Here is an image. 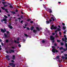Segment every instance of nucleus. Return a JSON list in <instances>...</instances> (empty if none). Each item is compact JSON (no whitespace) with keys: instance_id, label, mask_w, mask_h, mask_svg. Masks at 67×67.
Instances as JSON below:
<instances>
[{"instance_id":"0e129e2a","label":"nucleus","mask_w":67,"mask_h":67,"mask_svg":"<svg viewBox=\"0 0 67 67\" xmlns=\"http://www.w3.org/2000/svg\"><path fill=\"white\" fill-rule=\"evenodd\" d=\"M6 53H8V51H6Z\"/></svg>"},{"instance_id":"5fc2aeb1","label":"nucleus","mask_w":67,"mask_h":67,"mask_svg":"<svg viewBox=\"0 0 67 67\" xmlns=\"http://www.w3.org/2000/svg\"><path fill=\"white\" fill-rule=\"evenodd\" d=\"M23 22V21H21V23H22Z\"/></svg>"},{"instance_id":"69168bd1","label":"nucleus","mask_w":67,"mask_h":67,"mask_svg":"<svg viewBox=\"0 0 67 67\" xmlns=\"http://www.w3.org/2000/svg\"><path fill=\"white\" fill-rule=\"evenodd\" d=\"M5 24H7V22H5Z\"/></svg>"},{"instance_id":"2eb2a0df","label":"nucleus","mask_w":67,"mask_h":67,"mask_svg":"<svg viewBox=\"0 0 67 67\" xmlns=\"http://www.w3.org/2000/svg\"><path fill=\"white\" fill-rule=\"evenodd\" d=\"M60 57V56H57V59H59V57Z\"/></svg>"},{"instance_id":"79ce46f5","label":"nucleus","mask_w":67,"mask_h":67,"mask_svg":"<svg viewBox=\"0 0 67 67\" xmlns=\"http://www.w3.org/2000/svg\"><path fill=\"white\" fill-rule=\"evenodd\" d=\"M54 46H57V44L56 43H55L54 44Z\"/></svg>"},{"instance_id":"412c9836","label":"nucleus","mask_w":67,"mask_h":67,"mask_svg":"<svg viewBox=\"0 0 67 67\" xmlns=\"http://www.w3.org/2000/svg\"><path fill=\"white\" fill-rule=\"evenodd\" d=\"M13 59H15V56L13 55Z\"/></svg>"},{"instance_id":"a18cd8bd","label":"nucleus","mask_w":67,"mask_h":67,"mask_svg":"<svg viewBox=\"0 0 67 67\" xmlns=\"http://www.w3.org/2000/svg\"><path fill=\"white\" fill-rule=\"evenodd\" d=\"M24 25H25V26H27V25L26 24H25Z\"/></svg>"},{"instance_id":"0eeeda50","label":"nucleus","mask_w":67,"mask_h":67,"mask_svg":"<svg viewBox=\"0 0 67 67\" xmlns=\"http://www.w3.org/2000/svg\"><path fill=\"white\" fill-rule=\"evenodd\" d=\"M9 65H10V66H12V67H15V64H13V63H10Z\"/></svg>"},{"instance_id":"f8f14e48","label":"nucleus","mask_w":67,"mask_h":67,"mask_svg":"<svg viewBox=\"0 0 67 67\" xmlns=\"http://www.w3.org/2000/svg\"><path fill=\"white\" fill-rule=\"evenodd\" d=\"M9 53H11L12 52V53H14V50H10L9 51Z\"/></svg>"},{"instance_id":"ea45409f","label":"nucleus","mask_w":67,"mask_h":67,"mask_svg":"<svg viewBox=\"0 0 67 67\" xmlns=\"http://www.w3.org/2000/svg\"><path fill=\"white\" fill-rule=\"evenodd\" d=\"M27 30H30V28H29V27H27Z\"/></svg>"},{"instance_id":"de8ad7c7","label":"nucleus","mask_w":67,"mask_h":67,"mask_svg":"<svg viewBox=\"0 0 67 67\" xmlns=\"http://www.w3.org/2000/svg\"><path fill=\"white\" fill-rule=\"evenodd\" d=\"M33 22L32 21H30V23H33Z\"/></svg>"},{"instance_id":"4be33fe9","label":"nucleus","mask_w":67,"mask_h":67,"mask_svg":"<svg viewBox=\"0 0 67 67\" xmlns=\"http://www.w3.org/2000/svg\"><path fill=\"white\" fill-rule=\"evenodd\" d=\"M66 26H63V29H64V30H65V29H66Z\"/></svg>"},{"instance_id":"6e6d98bb","label":"nucleus","mask_w":67,"mask_h":67,"mask_svg":"<svg viewBox=\"0 0 67 67\" xmlns=\"http://www.w3.org/2000/svg\"><path fill=\"white\" fill-rule=\"evenodd\" d=\"M57 31H55V32L56 33H57Z\"/></svg>"},{"instance_id":"58836bf2","label":"nucleus","mask_w":67,"mask_h":67,"mask_svg":"<svg viewBox=\"0 0 67 67\" xmlns=\"http://www.w3.org/2000/svg\"><path fill=\"white\" fill-rule=\"evenodd\" d=\"M30 20H31V19H28L27 20V21H30Z\"/></svg>"},{"instance_id":"bf43d9fd","label":"nucleus","mask_w":67,"mask_h":67,"mask_svg":"<svg viewBox=\"0 0 67 67\" xmlns=\"http://www.w3.org/2000/svg\"><path fill=\"white\" fill-rule=\"evenodd\" d=\"M10 16V14H9L8 15V16Z\"/></svg>"},{"instance_id":"a211bd4d","label":"nucleus","mask_w":67,"mask_h":67,"mask_svg":"<svg viewBox=\"0 0 67 67\" xmlns=\"http://www.w3.org/2000/svg\"><path fill=\"white\" fill-rule=\"evenodd\" d=\"M33 32H34L35 33H36V32H37V31L35 30H34L33 31Z\"/></svg>"},{"instance_id":"b1692460","label":"nucleus","mask_w":67,"mask_h":67,"mask_svg":"<svg viewBox=\"0 0 67 67\" xmlns=\"http://www.w3.org/2000/svg\"><path fill=\"white\" fill-rule=\"evenodd\" d=\"M57 42H58V43H59V42H60V40H57Z\"/></svg>"},{"instance_id":"13d9d810","label":"nucleus","mask_w":67,"mask_h":67,"mask_svg":"<svg viewBox=\"0 0 67 67\" xmlns=\"http://www.w3.org/2000/svg\"><path fill=\"white\" fill-rule=\"evenodd\" d=\"M2 41V40L1 39H0V42H1Z\"/></svg>"},{"instance_id":"3c124183","label":"nucleus","mask_w":67,"mask_h":67,"mask_svg":"<svg viewBox=\"0 0 67 67\" xmlns=\"http://www.w3.org/2000/svg\"><path fill=\"white\" fill-rule=\"evenodd\" d=\"M7 33H9V31H7Z\"/></svg>"},{"instance_id":"ddd939ff","label":"nucleus","mask_w":67,"mask_h":67,"mask_svg":"<svg viewBox=\"0 0 67 67\" xmlns=\"http://www.w3.org/2000/svg\"><path fill=\"white\" fill-rule=\"evenodd\" d=\"M48 11L50 13H52V10H51V9H49L48 10Z\"/></svg>"},{"instance_id":"774afa93","label":"nucleus","mask_w":67,"mask_h":67,"mask_svg":"<svg viewBox=\"0 0 67 67\" xmlns=\"http://www.w3.org/2000/svg\"><path fill=\"white\" fill-rule=\"evenodd\" d=\"M59 47H58V48H59Z\"/></svg>"},{"instance_id":"393cba45","label":"nucleus","mask_w":67,"mask_h":67,"mask_svg":"<svg viewBox=\"0 0 67 67\" xmlns=\"http://www.w3.org/2000/svg\"><path fill=\"white\" fill-rule=\"evenodd\" d=\"M4 7H8V5H5L4 6Z\"/></svg>"},{"instance_id":"4468645a","label":"nucleus","mask_w":67,"mask_h":67,"mask_svg":"<svg viewBox=\"0 0 67 67\" xmlns=\"http://www.w3.org/2000/svg\"><path fill=\"white\" fill-rule=\"evenodd\" d=\"M36 29L38 31H40V30H41V28H39L38 27H36Z\"/></svg>"},{"instance_id":"680f3d73","label":"nucleus","mask_w":67,"mask_h":67,"mask_svg":"<svg viewBox=\"0 0 67 67\" xmlns=\"http://www.w3.org/2000/svg\"><path fill=\"white\" fill-rule=\"evenodd\" d=\"M58 3H61V2H58Z\"/></svg>"},{"instance_id":"cd10ccee","label":"nucleus","mask_w":67,"mask_h":67,"mask_svg":"<svg viewBox=\"0 0 67 67\" xmlns=\"http://www.w3.org/2000/svg\"><path fill=\"white\" fill-rule=\"evenodd\" d=\"M55 37H58V35H57V34H56V35H55Z\"/></svg>"},{"instance_id":"f3484780","label":"nucleus","mask_w":67,"mask_h":67,"mask_svg":"<svg viewBox=\"0 0 67 67\" xmlns=\"http://www.w3.org/2000/svg\"><path fill=\"white\" fill-rule=\"evenodd\" d=\"M4 35L5 37H8V36L5 34H4Z\"/></svg>"},{"instance_id":"dca6fc26","label":"nucleus","mask_w":67,"mask_h":67,"mask_svg":"<svg viewBox=\"0 0 67 67\" xmlns=\"http://www.w3.org/2000/svg\"><path fill=\"white\" fill-rule=\"evenodd\" d=\"M8 26L9 27V28H10V29H12V28H13V27H12V26H11L10 25H9Z\"/></svg>"},{"instance_id":"338daca9","label":"nucleus","mask_w":67,"mask_h":67,"mask_svg":"<svg viewBox=\"0 0 67 67\" xmlns=\"http://www.w3.org/2000/svg\"><path fill=\"white\" fill-rule=\"evenodd\" d=\"M0 12H1V10L0 9Z\"/></svg>"},{"instance_id":"a878e982","label":"nucleus","mask_w":67,"mask_h":67,"mask_svg":"<svg viewBox=\"0 0 67 67\" xmlns=\"http://www.w3.org/2000/svg\"><path fill=\"white\" fill-rule=\"evenodd\" d=\"M61 45H64V43L63 42L61 43Z\"/></svg>"},{"instance_id":"e2e57ef3","label":"nucleus","mask_w":67,"mask_h":67,"mask_svg":"<svg viewBox=\"0 0 67 67\" xmlns=\"http://www.w3.org/2000/svg\"><path fill=\"white\" fill-rule=\"evenodd\" d=\"M16 12H18V10L17 9L16 10Z\"/></svg>"},{"instance_id":"9b49d317","label":"nucleus","mask_w":67,"mask_h":67,"mask_svg":"<svg viewBox=\"0 0 67 67\" xmlns=\"http://www.w3.org/2000/svg\"><path fill=\"white\" fill-rule=\"evenodd\" d=\"M7 21V20L5 18L3 20H1L2 22H3V21Z\"/></svg>"},{"instance_id":"052dcab7","label":"nucleus","mask_w":67,"mask_h":67,"mask_svg":"<svg viewBox=\"0 0 67 67\" xmlns=\"http://www.w3.org/2000/svg\"><path fill=\"white\" fill-rule=\"evenodd\" d=\"M12 48H14V47H12Z\"/></svg>"},{"instance_id":"6ab92c4d","label":"nucleus","mask_w":67,"mask_h":67,"mask_svg":"<svg viewBox=\"0 0 67 67\" xmlns=\"http://www.w3.org/2000/svg\"><path fill=\"white\" fill-rule=\"evenodd\" d=\"M14 41V42H15V43H17L18 44H19V42H17L16 41V40H15Z\"/></svg>"},{"instance_id":"5701e85b","label":"nucleus","mask_w":67,"mask_h":67,"mask_svg":"<svg viewBox=\"0 0 67 67\" xmlns=\"http://www.w3.org/2000/svg\"><path fill=\"white\" fill-rule=\"evenodd\" d=\"M47 24H49V21H47Z\"/></svg>"},{"instance_id":"864d4df0","label":"nucleus","mask_w":67,"mask_h":67,"mask_svg":"<svg viewBox=\"0 0 67 67\" xmlns=\"http://www.w3.org/2000/svg\"><path fill=\"white\" fill-rule=\"evenodd\" d=\"M12 62H14V61L13 60H12Z\"/></svg>"},{"instance_id":"4c0bfd02","label":"nucleus","mask_w":67,"mask_h":67,"mask_svg":"<svg viewBox=\"0 0 67 67\" xmlns=\"http://www.w3.org/2000/svg\"><path fill=\"white\" fill-rule=\"evenodd\" d=\"M1 46L0 45V50H1Z\"/></svg>"},{"instance_id":"f03ea898","label":"nucleus","mask_w":67,"mask_h":67,"mask_svg":"<svg viewBox=\"0 0 67 67\" xmlns=\"http://www.w3.org/2000/svg\"><path fill=\"white\" fill-rule=\"evenodd\" d=\"M52 48H53L52 50V52H53V53H55V52L56 53H58V50H56V49L55 48V47L54 46H53L52 47Z\"/></svg>"},{"instance_id":"9d476101","label":"nucleus","mask_w":67,"mask_h":67,"mask_svg":"<svg viewBox=\"0 0 67 67\" xmlns=\"http://www.w3.org/2000/svg\"><path fill=\"white\" fill-rule=\"evenodd\" d=\"M6 58L8 60H10V59L9 58V55H7L6 56Z\"/></svg>"},{"instance_id":"2f4dec72","label":"nucleus","mask_w":67,"mask_h":67,"mask_svg":"<svg viewBox=\"0 0 67 67\" xmlns=\"http://www.w3.org/2000/svg\"><path fill=\"white\" fill-rule=\"evenodd\" d=\"M52 34L53 35H55V34L54 32H53L52 33Z\"/></svg>"},{"instance_id":"f257e3e1","label":"nucleus","mask_w":67,"mask_h":67,"mask_svg":"<svg viewBox=\"0 0 67 67\" xmlns=\"http://www.w3.org/2000/svg\"><path fill=\"white\" fill-rule=\"evenodd\" d=\"M51 30H53V29H56L58 30V31H60L61 30L59 28H57V27L56 26H55L54 27V25H52L51 26V27L50 28Z\"/></svg>"},{"instance_id":"c756f323","label":"nucleus","mask_w":67,"mask_h":67,"mask_svg":"<svg viewBox=\"0 0 67 67\" xmlns=\"http://www.w3.org/2000/svg\"><path fill=\"white\" fill-rule=\"evenodd\" d=\"M19 38H19V37H18L17 38V40L18 41H19Z\"/></svg>"},{"instance_id":"7ed1b4c3","label":"nucleus","mask_w":67,"mask_h":67,"mask_svg":"<svg viewBox=\"0 0 67 67\" xmlns=\"http://www.w3.org/2000/svg\"><path fill=\"white\" fill-rule=\"evenodd\" d=\"M51 16H53V17H51V19H51L50 20V21L51 22L52 21H56V19L54 16L53 15H51Z\"/></svg>"},{"instance_id":"7c9ffc66","label":"nucleus","mask_w":67,"mask_h":67,"mask_svg":"<svg viewBox=\"0 0 67 67\" xmlns=\"http://www.w3.org/2000/svg\"><path fill=\"white\" fill-rule=\"evenodd\" d=\"M4 16L5 17V18H8L7 16L6 15H4Z\"/></svg>"},{"instance_id":"aec40b11","label":"nucleus","mask_w":67,"mask_h":67,"mask_svg":"<svg viewBox=\"0 0 67 67\" xmlns=\"http://www.w3.org/2000/svg\"><path fill=\"white\" fill-rule=\"evenodd\" d=\"M33 29H34V27L33 26L31 27L30 28L31 30L32 31L33 30Z\"/></svg>"},{"instance_id":"1a4fd4ad","label":"nucleus","mask_w":67,"mask_h":67,"mask_svg":"<svg viewBox=\"0 0 67 67\" xmlns=\"http://www.w3.org/2000/svg\"><path fill=\"white\" fill-rule=\"evenodd\" d=\"M1 8L3 9V10H5V11H6V12H7V13L8 12V10H7V9H5L3 7H2Z\"/></svg>"},{"instance_id":"473e14b6","label":"nucleus","mask_w":67,"mask_h":67,"mask_svg":"<svg viewBox=\"0 0 67 67\" xmlns=\"http://www.w3.org/2000/svg\"><path fill=\"white\" fill-rule=\"evenodd\" d=\"M18 46H19V47H21V45L20 44H19L18 45Z\"/></svg>"},{"instance_id":"37998d69","label":"nucleus","mask_w":67,"mask_h":67,"mask_svg":"<svg viewBox=\"0 0 67 67\" xmlns=\"http://www.w3.org/2000/svg\"><path fill=\"white\" fill-rule=\"evenodd\" d=\"M42 43H45V41L43 40L42 41Z\"/></svg>"},{"instance_id":"bb28decb","label":"nucleus","mask_w":67,"mask_h":67,"mask_svg":"<svg viewBox=\"0 0 67 67\" xmlns=\"http://www.w3.org/2000/svg\"><path fill=\"white\" fill-rule=\"evenodd\" d=\"M2 3H3V4H5V3H6V2H2Z\"/></svg>"},{"instance_id":"c9c22d12","label":"nucleus","mask_w":67,"mask_h":67,"mask_svg":"<svg viewBox=\"0 0 67 67\" xmlns=\"http://www.w3.org/2000/svg\"><path fill=\"white\" fill-rule=\"evenodd\" d=\"M12 13H13V14H15V12H12Z\"/></svg>"},{"instance_id":"6e6552de","label":"nucleus","mask_w":67,"mask_h":67,"mask_svg":"<svg viewBox=\"0 0 67 67\" xmlns=\"http://www.w3.org/2000/svg\"><path fill=\"white\" fill-rule=\"evenodd\" d=\"M1 31L3 32V33H4L5 31H6V30H5V29H4V30L2 29H1Z\"/></svg>"},{"instance_id":"8fccbe9b","label":"nucleus","mask_w":67,"mask_h":67,"mask_svg":"<svg viewBox=\"0 0 67 67\" xmlns=\"http://www.w3.org/2000/svg\"><path fill=\"white\" fill-rule=\"evenodd\" d=\"M18 19L19 20H21V18H18Z\"/></svg>"},{"instance_id":"20e7f679","label":"nucleus","mask_w":67,"mask_h":67,"mask_svg":"<svg viewBox=\"0 0 67 67\" xmlns=\"http://www.w3.org/2000/svg\"><path fill=\"white\" fill-rule=\"evenodd\" d=\"M64 55L65 57L63 56H62V58L63 59H67V54H64Z\"/></svg>"},{"instance_id":"39448f33","label":"nucleus","mask_w":67,"mask_h":67,"mask_svg":"<svg viewBox=\"0 0 67 67\" xmlns=\"http://www.w3.org/2000/svg\"><path fill=\"white\" fill-rule=\"evenodd\" d=\"M64 36L65 37V39H64V38H63L62 39V41H65V42H67V38H66V35H64Z\"/></svg>"},{"instance_id":"e433bc0d","label":"nucleus","mask_w":67,"mask_h":67,"mask_svg":"<svg viewBox=\"0 0 67 67\" xmlns=\"http://www.w3.org/2000/svg\"><path fill=\"white\" fill-rule=\"evenodd\" d=\"M66 31L65 30L64 32V34H66Z\"/></svg>"},{"instance_id":"603ef678","label":"nucleus","mask_w":67,"mask_h":67,"mask_svg":"<svg viewBox=\"0 0 67 67\" xmlns=\"http://www.w3.org/2000/svg\"><path fill=\"white\" fill-rule=\"evenodd\" d=\"M58 27H59V28H60V26L58 25Z\"/></svg>"},{"instance_id":"423d86ee","label":"nucleus","mask_w":67,"mask_h":67,"mask_svg":"<svg viewBox=\"0 0 67 67\" xmlns=\"http://www.w3.org/2000/svg\"><path fill=\"white\" fill-rule=\"evenodd\" d=\"M54 38H55L53 36H50V39L51 40H54Z\"/></svg>"},{"instance_id":"4d7b16f0","label":"nucleus","mask_w":67,"mask_h":67,"mask_svg":"<svg viewBox=\"0 0 67 67\" xmlns=\"http://www.w3.org/2000/svg\"><path fill=\"white\" fill-rule=\"evenodd\" d=\"M23 18V16H21V18Z\"/></svg>"},{"instance_id":"f704fd0d","label":"nucleus","mask_w":67,"mask_h":67,"mask_svg":"<svg viewBox=\"0 0 67 67\" xmlns=\"http://www.w3.org/2000/svg\"><path fill=\"white\" fill-rule=\"evenodd\" d=\"M11 8H13V7H12V5H10L9 6Z\"/></svg>"},{"instance_id":"c03bdc74","label":"nucleus","mask_w":67,"mask_h":67,"mask_svg":"<svg viewBox=\"0 0 67 67\" xmlns=\"http://www.w3.org/2000/svg\"><path fill=\"white\" fill-rule=\"evenodd\" d=\"M62 25H65V24L63 23H62Z\"/></svg>"},{"instance_id":"72a5a7b5","label":"nucleus","mask_w":67,"mask_h":67,"mask_svg":"<svg viewBox=\"0 0 67 67\" xmlns=\"http://www.w3.org/2000/svg\"><path fill=\"white\" fill-rule=\"evenodd\" d=\"M24 35L25 36H27V35L26 34H24Z\"/></svg>"},{"instance_id":"09e8293b","label":"nucleus","mask_w":67,"mask_h":67,"mask_svg":"<svg viewBox=\"0 0 67 67\" xmlns=\"http://www.w3.org/2000/svg\"><path fill=\"white\" fill-rule=\"evenodd\" d=\"M2 45V46H3V44L2 43H1Z\"/></svg>"},{"instance_id":"c85d7f7f","label":"nucleus","mask_w":67,"mask_h":67,"mask_svg":"<svg viewBox=\"0 0 67 67\" xmlns=\"http://www.w3.org/2000/svg\"><path fill=\"white\" fill-rule=\"evenodd\" d=\"M63 49V47H61L60 48V49Z\"/></svg>"},{"instance_id":"a19ab883","label":"nucleus","mask_w":67,"mask_h":67,"mask_svg":"<svg viewBox=\"0 0 67 67\" xmlns=\"http://www.w3.org/2000/svg\"><path fill=\"white\" fill-rule=\"evenodd\" d=\"M59 34L60 35H61L62 33H61V32H59Z\"/></svg>"},{"instance_id":"49530a36","label":"nucleus","mask_w":67,"mask_h":67,"mask_svg":"<svg viewBox=\"0 0 67 67\" xmlns=\"http://www.w3.org/2000/svg\"><path fill=\"white\" fill-rule=\"evenodd\" d=\"M6 42H8V40H6Z\"/></svg>"}]
</instances>
